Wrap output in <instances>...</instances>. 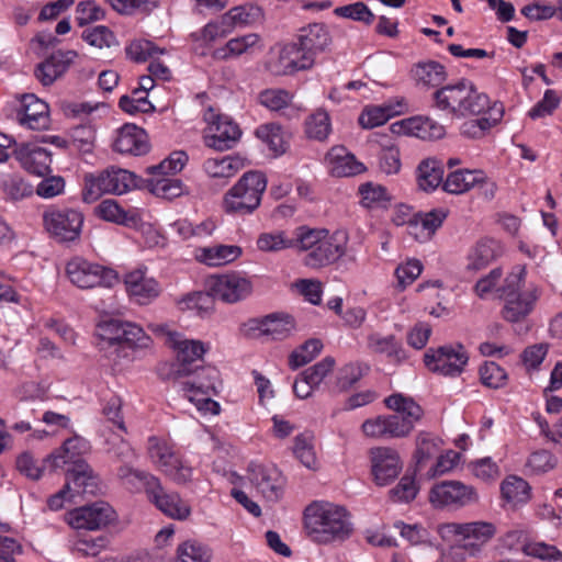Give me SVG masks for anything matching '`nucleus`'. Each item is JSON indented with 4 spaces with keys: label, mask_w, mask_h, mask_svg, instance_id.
Wrapping results in <instances>:
<instances>
[{
    "label": "nucleus",
    "mask_w": 562,
    "mask_h": 562,
    "mask_svg": "<svg viewBox=\"0 0 562 562\" xmlns=\"http://www.w3.org/2000/svg\"><path fill=\"white\" fill-rule=\"evenodd\" d=\"M434 106L450 114L453 119L479 116L464 121L460 134L467 138H482L504 116V105L491 102L488 95L481 92L469 80L447 85L432 93Z\"/></svg>",
    "instance_id": "nucleus-1"
},
{
    "label": "nucleus",
    "mask_w": 562,
    "mask_h": 562,
    "mask_svg": "<svg viewBox=\"0 0 562 562\" xmlns=\"http://www.w3.org/2000/svg\"><path fill=\"white\" fill-rule=\"evenodd\" d=\"M98 346L112 360L121 366L123 360L133 361L134 351L147 349L151 339L142 327L117 318L102 321L97 326Z\"/></svg>",
    "instance_id": "nucleus-2"
},
{
    "label": "nucleus",
    "mask_w": 562,
    "mask_h": 562,
    "mask_svg": "<svg viewBox=\"0 0 562 562\" xmlns=\"http://www.w3.org/2000/svg\"><path fill=\"white\" fill-rule=\"evenodd\" d=\"M307 536L317 543L345 541L352 531L350 515L344 506L329 502H313L304 509Z\"/></svg>",
    "instance_id": "nucleus-3"
},
{
    "label": "nucleus",
    "mask_w": 562,
    "mask_h": 562,
    "mask_svg": "<svg viewBox=\"0 0 562 562\" xmlns=\"http://www.w3.org/2000/svg\"><path fill=\"white\" fill-rule=\"evenodd\" d=\"M526 268L516 266L497 289L498 296L504 301L502 316L509 323L522 322L535 310L541 291L536 284L526 286Z\"/></svg>",
    "instance_id": "nucleus-4"
},
{
    "label": "nucleus",
    "mask_w": 562,
    "mask_h": 562,
    "mask_svg": "<svg viewBox=\"0 0 562 562\" xmlns=\"http://www.w3.org/2000/svg\"><path fill=\"white\" fill-rule=\"evenodd\" d=\"M296 250L305 252L302 262L305 267L321 269L339 260L346 252L342 244L338 243L325 228H296Z\"/></svg>",
    "instance_id": "nucleus-5"
},
{
    "label": "nucleus",
    "mask_w": 562,
    "mask_h": 562,
    "mask_svg": "<svg viewBox=\"0 0 562 562\" xmlns=\"http://www.w3.org/2000/svg\"><path fill=\"white\" fill-rule=\"evenodd\" d=\"M143 178L128 170L111 166L99 175H86L82 200L93 203L103 194H123L132 189H142Z\"/></svg>",
    "instance_id": "nucleus-6"
},
{
    "label": "nucleus",
    "mask_w": 562,
    "mask_h": 562,
    "mask_svg": "<svg viewBox=\"0 0 562 562\" xmlns=\"http://www.w3.org/2000/svg\"><path fill=\"white\" fill-rule=\"evenodd\" d=\"M267 188V178L260 171H247L225 193L224 207L227 213L251 214L261 203Z\"/></svg>",
    "instance_id": "nucleus-7"
},
{
    "label": "nucleus",
    "mask_w": 562,
    "mask_h": 562,
    "mask_svg": "<svg viewBox=\"0 0 562 562\" xmlns=\"http://www.w3.org/2000/svg\"><path fill=\"white\" fill-rule=\"evenodd\" d=\"M66 274L74 285L83 290L97 286L112 288L119 282V273L114 269L82 257H74L67 262Z\"/></svg>",
    "instance_id": "nucleus-8"
},
{
    "label": "nucleus",
    "mask_w": 562,
    "mask_h": 562,
    "mask_svg": "<svg viewBox=\"0 0 562 562\" xmlns=\"http://www.w3.org/2000/svg\"><path fill=\"white\" fill-rule=\"evenodd\" d=\"M469 362V353L460 342L429 348L424 355L426 368L443 376H459Z\"/></svg>",
    "instance_id": "nucleus-9"
},
{
    "label": "nucleus",
    "mask_w": 562,
    "mask_h": 562,
    "mask_svg": "<svg viewBox=\"0 0 562 562\" xmlns=\"http://www.w3.org/2000/svg\"><path fill=\"white\" fill-rule=\"evenodd\" d=\"M168 344L175 349L177 356L176 361L171 364L168 378L177 381L184 376L191 375L199 363L202 361L203 355L207 351L206 347L200 340L183 339L178 333H168Z\"/></svg>",
    "instance_id": "nucleus-10"
},
{
    "label": "nucleus",
    "mask_w": 562,
    "mask_h": 562,
    "mask_svg": "<svg viewBox=\"0 0 562 562\" xmlns=\"http://www.w3.org/2000/svg\"><path fill=\"white\" fill-rule=\"evenodd\" d=\"M43 223L59 243L74 241L80 236L83 214L74 209H48L43 213Z\"/></svg>",
    "instance_id": "nucleus-11"
},
{
    "label": "nucleus",
    "mask_w": 562,
    "mask_h": 562,
    "mask_svg": "<svg viewBox=\"0 0 562 562\" xmlns=\"http://www.w3.org/2000/svg\"><path fill=\"white\" fill-rule=\"evenodd\" d=\"M430 503L437 508H462L479 501V494L472 485L460 481H442L435 484L429 493Z\"/></svg>",
    "instance_id": "nucleus-12"
},
{
    "label": "nucleus",
    "mask_w": 562,
    "mask_h": 562,
    "mask_svg": "<svg viewBox=\"0 0 562 562\" xmlns=\"http://www.w3.org/2000/svg\"><path fill=\"white\" fill-rule=\"evenodd\" d=\"M204 117L209 124L207 132L204 135V143L207 147L224 151L236 145L241 131L231 117L216 114L212 109L205 113Z\"/></svg>",
    "instance_id": "nucleus-13"
},
{
    "label": "nucleus",
    "mask_w": 562,
    "mask_h": 562,
    "mask_svg": "<svg viewBox=\"0 0 562 562\" xmlns=\"http://www.w3.org/2000/svg\"><path fill=\"white\" fill-rule=\"evenodd\" d=\"M148 453L161 471L177 484H186L192 477V468L184 464L171 448L157 437L148 439Z\"/></svg>",
    "instance_id": "nucleus-14"
},
{
    "label": "nucleus",
    "mask_w": 562,
    "mask_h": 562,
    "mask_svg": "<svg viewBox=\"0 0 562 562\" xmlns=\"http://www.w3.org/2000/svg\"><path fill=\"white\" fill-rule=\"evenodd\" d=\"M116 518L114 509L105 502H95L74 509L69 525L76 529L97 530L106 527Z\"/></svg>",
    "instance_id": "nucleus-15"
},
{
    "label": "nucleus",
    "mask_w": 562,
    "mask_h": 562,
    "mask_svg": "<svg viewBox=\"0 0 562 562\" xmlns=\"http://www.w3.org/2000/svg\"><path fill=\"white\" fill-rule=\"evenodd\" d=\"M370 459L373 480L379 486L392 483L403 468L400 454L392 448H373L370 451Z\"/></svg>",
    "instance_id": "nucleus-16"
},
{
    "label": "nucleus",
    "mask_w": 562,
    "mask_h": 562,
    "mask_svg": "<svg viewBox=\"0 0 562 562\" xmlns=\"http://www.w3.org/2000/svg\"><path fill=\"white\" fill-rule=\"evenodd\" d=\"M393 133L415 136L424 140L442 138L446 134L443 125L428 116H413L391 125Z\"/></svg>",
    "instance_id": "nucleus-17"
},
{
    "label": "nucleus",
    "mask_w": 562,
    "mask_h": 562,
    "mask_svg": "<svg viewBox=\"0 0 562 562\" xmlns=\"http://www.w3.org/2000/svg\"><path fill=\"white\" fill-rule=\"evenodd\" d=\"M14 155L22 168L30 173L45 177L52 172V153L35 143L21 144L14 149Z\"/></svg>",
    "instance_id": "nucleus-18"
},
{
    "label": "nucleus",
    "mask_w": 562,
    "mask_h": 562,
    "mask_svg": "<svg viewBox=\"0 0 562 562\" xmlns=\"http://www.w3.org/2000/svg\"><path fill=\"white\" fill-rule=\"evenodd\" d=\"M214 297L225 303H237L250 295V280L236 273L223 274L215 278L212 285Z\"/></svg>",
    "instance_id": "nucleus-19"
},
{
    "label": "nucleus",
    "mask_w": 562,
    "mask_h": 562,
    "mask_svg": "<svg viewBox=\"0 0 562 562\" xmlns=\"http://www.w3.org/2000/svg\"><path fill=\"white\" fill-rule=\"evenodd\" d=\"M18 121L30 130H47L50 125L48 104L34 94L23 95L21 110L18 112Z\"/></svg>",
    "instance_id": "nucleus-20"
},
{
    "label": "nucleus",
    "mask_w": 562,
    "mask_h": 562,
    "mask_svg": "<svg viewBox=\"0 0 562 562\" xmlns=\"http://www.w3.org/2000/svg\"><path fill=\"white\" fill-rule=\"evenodd\" d=\"M147 496L161 513L172 519L184 520L191 514L190 505L178 493L166 491L160 481L157 482Z\"/></svg>",
    "instance_id": "nucleus-21"
},
{
    "label": "nucleus",
    "mask_w": 562,
    "mask_h": 562,
    "mask_svg": "<svg viewBox=\"0 0 562 562\" xmlns=\"http://www.w3.org/2000/svg\"><path fill=\"white\" fill-rule=\"evenodd\" d=\"M248 329L254 336H268L272 340H282L289 337L294 329V321L289 315L270 314L248 322Z\"/></svg>",
    "instance_id": "nucleus-22"
},
{
    "label": "nucleus",
    "mask_w": 562,
    "mask_h": 562,
    "mask_svg": "<svg viewBox=\"0 0 562 562\" xmlns=\"http://www.w3.org/2000/svg\"><path fill=\"white\" fill-rule=\"evenodd\" d=\"M128 295L139 305H147L160 294V286L154 278L146 276L144 270H134L124 278Z\"/></svg>",
    "instance_id": "nucleus-23"
},
{
    "label": "nucleus",
    "mask_w": 562,
    "mask_h": 562,
    "mask_svg": "<svg viewBox=\"0 0 562 562\" xmlns=\"http://www.w3.org/2000/svg\"><path fill=\"white\" fill-rule=\"evenodd\" d=\"M77 56L76 50H57L36 66L34 75L43 86H50L68 70Z\"/></svg>",
    "instance_id": "nucleus-24"
},
{
    "label": "nucleus",
    "mask_w": 562,
    "mask_h": 562,
    "mask_svg": "<svg viewBox=\"0 0 562 562\" xmlns=\"http://www.w3.org/2000/svg\"><path fill=\"white\" fill-rule=\"evenodd\" d=\"M448 528L450 532L461 536L468 541L465 544L470 547L471 554H474L482 544L491 540L496 532V527L487 521L453 522Z\"/></svg>",
    "instance_id": "nucleus-25"
},
{
    "label": "nucleus",
    "mask_w": 562,
    "mask_h": 562,
    "mask_svg": "<svg viewBox=\"0 0 562 562\" xmlns=\"http://www.w3.org/2000/svg\"><path fill=\"white\" fill-rule=\"evenodd\" d=\"M297 43L315 63L316 56L325 52L331 44V35L324 23H311L300 30Z\"/></svg>",
    "instance_id": "nucleus-26"
},
{
    "label": "nucleus",
    "mask_w": 562,
    "mask_h": 562,
    "mask_svg": "<svg viewBox=\"0 0 562 562\" xmlns=\"http://www.w3.org/2000/svg\"><path fill=\"white\" fill-rule=\"evenodd\" d=\"M113 148L121 154L139 156L149 150V144L143 128L134 124H125L120 128Z\"/></svg>",
    "instance_id": "nucleus-27"
},
{
    "label": "nucleus",
    "mask_w": 562,
    "mask_h": 562,
    "mask_svg": "<svg viewBox=\"0 0 562 562\" xmlns=\"http://www.w3.org/2000/svg\"><path fill=\"white\" fill-rule=\"evenodd\" d=\"M190 376V380L181 383L183 394L193 392L201 393V395L216 394L217 384H220V373L216 368L199 364V368Z\"/></svg>",
    "instance_id": "nucleus-28"
},
{
    "label": "nucleus",
    "mask_w": 562,
    "mask_h": 562,
    "mask_svg": "<svg viewBox=\"0 0 562 562\" xmlns=\"http://www.w3.org/2000/svg\"><path fill=\"white\" fill-rule=\"evenodd\" d=\"M249 480L263 497L272 502L279 499L281 480L277 470L267 469L261 464H250Z\"/></svg>",
    "instance_id": "nucleus-29"
},
{
    "label": "nucleus",
    "mask_w": 562,
    "mask_h": 562,
    "mask_svg": "<svg viewBox=\"0 0 562 562\" xmlns=\"http://www.w3.org/2000/svg\"><path fill=\"white\" fill-rule=\"evenodd\" d=\"M90 450V443L85 438L75 435L74 437L65 440L60 449L52 452L46 457L44 462L49 465L52 470L58 469L67 462H78L75 460L77 457L87 453Z\"/></svg>",
    "instance_id": "nucleus-30"
},
{
    "label": "nucleus",
    "mask_w": 562,
    "mask_h": 562,
    "mask_svg": "<svg viewBox=\"0 0 562 562\" xmlns=\"http://www.w3.org/2000/svg\"><path fill=\"white\" fill-rule=\"evenodd\" d=\"M328 157L333 165L331 173L336 177H353L366 170L364 165L347 153L345 147L331 148Z\"/></svg>",
    "instance_id": "nucleus-31"
},
{
    "label": "nucleus",
    "mask_w": 562,
    "mask_h": 562,
    "mask_svg": "<svg viewBox=\"0 0 562 562\" xmlns=\"http://www.w3.org/2000/svg\"><path fill=\"white\" fill-rule=\"evenodd\" d=\"M241 248L236 245H216L200 248L196 252V258L202 263L218 267L233 262L241 256Z\"/></svg>",
    "instance_id": "nucleus-32"
},
{
    "label": "nucleus",
    "mask_w": 562,
    "mask_h": 562,
    "mask_svg": "<svg viewBox=\"0 0 562 562\" xmlns=\"http://www.w3.org/2000/svg\"><path fill=\"white\" fill-rule=\"evenodd\" d=\"M485 180L482 170L460 169L448 175L442 189L451 194H461Z\"/></svg>",
    "instance_id": "nucleus-33"
},
{
    "label": "nucleus",
    "mask_w": 562,
    "mask_h": 562,
    "mask_svg": "<svg viewBox=\"0 0 562 562\" xmlns=\"http://www.w3.org/2000/svg\"><path fill=\"white\" fill-rule=\"evenodd\" d=\"M418 187L426 192L436 190L441 183L443 184V165L436 158H426L422 160L417 167Z\"/></svg>",
    "instance_id": "nucleus-34"
},
{
    "label": "nucleus",
    "mask_w": 562,
    "mask_h": 562,
    "mask_svg": "<svg viewBox=\"0 0 562 562\" xmlns=\"http://www.w3.org/2000/svg\"><path fill=\"white\" fill-rule=\"evenodd\" d=\"M370 370L369 364L360 361L349 362L338 369L330 392L342 393L350 390L358 383Z\"/></svg>",
    "instance_id": "nucleus-35"
},
{
    "label": "nucleus",
    "mask_w": 562,
    "mask_h": 562,
    "mask_svg": "<svg viewBox=\"0 0 562 562\" xmlns=\"http://www.w3.org/2000/svg\"><path fill=\"white\" fill-rule=\"evenodd\" d=\"M76 492L82 494L95 495L100 490V479L92 468L83 460L75 462L74 469L69 471Z\"/></svg>",
    "instance_id": "nucleus-36"
},
{
    "label": "nucleus",
    "mask_w": 562,
    "mask_h": 562,
    "mask_svg": "<svg viewBox=\"0 0 562 562\" xmlns=\"http://www.w3.org/2000/svg\"><path fill=\"white\" fill-rule=\"evenodd\" d=\"M245 167V160L238 156L209 158L203 162V170L213 179H229Z\"/></svg>",
    "instance_id": "nucleus-37"
},
{
    "label": "nucleus",
    "mask_w": 562,
    "mask_h": 562,
    "mask_svg": "<svg viewBox=\"0 0 562 562\" xmlns=\"http://www.w3.org/2000/svg\"><path fill=\"white\" fill-rule=\"evenodd\" d=\"M117 477L122 485L131 491H138L144 487L147 495L159 481L153 474L132 468L130 464H122L117 469Z\"/></svg>",
    "instance_id": "nucleus-38"
},
{
    "label": "nucleus",
    "mask_w": 562,
    "mask_h": 562,
    "mask_svg": "<svg viewBox=\"0 0 562 562\" xmlns=\"http://www.w3.org/2000/svg\"><path fill=\"white\" fill-rule=\"evenodd\" d=\"M499 255V245L493 239L480 240L468 257L467 269L479 271L486 268Z\"/></svg>",
    "instance_id": "nucleus-39"
},
{
    "label": "nucleus",
    "mask_w": 562,
    "mask_h": 562,
    "mask_svg": "<svg viewBox=\"0 0 562 562\" xmlns=\"http://www.w3.org/2000/svg\"><path fill=\"white\" fill-rule=\"evenodd\" d=\"M95 214L111 223L124 226H133L138 222V216L135 213L127 212L112 199L103 200L97 207Z\"/></svg>",
    "instance_id": "nucleus-40"
},
{
    "label": "nucleus",
    "mask_w": 562,
    "mask_h": 562,
    "mask_svg": "<svg viewBox=\"0 0 562 562\" xmlns=\"http://www.w3.org/2000/svg\"><path fill=\"white\" fill-rule=\"evenodd\" d=\"M263 10L256 4L237 5L224 13V24L228 23L232 31L236 26L250 25L263 20Z\"/></svg>",
    "instance_id": "nucleus-41"
},
{
    "label": "nucleus",
    "mask_w": 562,
    "mask_h": 562,
    "mask_svg": "<svg viewBox=\"0 0 562 562\" xmlns=\"http://www.w3.org/2000/svg\"><path fill=\"white\" fill-rule=\"evenodd\" d=\"M384 403L395 414H400L404 420H408L413 427L424 414L423 408L412 397H406L401 393L387 396Z\"/></svg>",
    "instance_id": "nucleus-42"
},
{
    "label": "nucleus",
    "mask_w": 562,
    "mask_h": 562,
    "mask_svg": "<svg viewBox=\"0 0 562 562\" xmlns=\"http://www.w3.org/2000/svg\"><path fill=\"white\" fill-rule=\"evenodd\" d=\"M413 76L417 83L425 87H438L447 79L445 67L434 60L423 61L415 65L413 68Z\"/></svg>",
    "instance_id": "nucleus-43"
},
{
    "label": "nucleus",
    "mask_w": 562,
    "mask_h": 562,
    "mask_svg": "<svg viewBox=\"0 0 562 562\" xmlns=\"http://www.w3.org/2000/svg\"><path fill=\"white\" fill-rule=\"evenodd\" d=\"M142 189H148L158 198L172 200L183 193V183L169 177L143 179Z\"/></svg>",
    "instance_id": "nucleus-44"
},
{
    "label": "nucleus",
    "mask_w": 562,
    "mask_h": 562,
    "mask_svg": "<svg viewBox=\"0 0 562 562\" xmlns=\"http://www.w3.org/2000/svg\"><path fill=\"white\" fill-rule=\"evenodd\" d=\"M368 347L372 351L384 353L396 361L406 359L405 350L394 335L381 336L379 334H371L368 337Z\"/></svg>",
    "instance_id": "nucleus-45"
},
{
    "label": "nucleus",
    "mask_w": 562,
    "mask_h": 562,
    "mask_svg": "<svg viewBox=\"0 0 562 562\" xmlns=\"http://www.w3.org/2000/svg\"><path fill=\"white\" fill-rule=\"evenodd\" d=\"M188 155L183 150L172 151L166 159L157 165L146 168V173L151 178L168 177L181 171L188 162Z\"/></svg>",
    "instance_id": "nucleus-46"
},
{
    "label": "nucleus",
    "mask_w": 562,
    "mask_h": 562,
    "mask_svg": "<svg viewBox=\"0 0 562 562\" xmlns=\"http://www.w3.org/2000/svg\"><path fill=\"white\" fill-rule=\"evenodd\" d=\"M289 50H285L284 45L271 49L265 61V69L272 76H291L294 75L292 66L295 65Z\"/></svg>",
    "instance_id": "nucleus-47"
},
{
    "label": "nucleus",
    "mask_w": 562,
    "mask_h": 562,
    "mask_svg": "<svg viewBox=\"0 0 562 562\" xmlns=\"http://www.w3.org/2000/svg\"><path fill=\"white\" fill-rule=\"evenodd\" d=\"M504 499L514 505L526 503L530 498V486L528 482L519 476H508L501 485Z\"/></svg>",
    "instance_id": "nucleus-48"
},
{
    "label": "nucleus",
    "mask_w": 562,
    "mask_h": 562,
    "mask_svg": "<svg viewBox=\"0 0 562 562\" xmlns=\"http://www.w3.org/2000/svg\"><path fill=\"white\" fill-rule=\"evenodd\" d=\"M260 43V36L256 33H249L239 37L229 40L224 47L216 50L220 58L227 59L248 53Z\"/></svg>",
    "instance_id": "nucleus-49"
},
{
    "label": "nucleus",
    "mask_w": 562,
    "mask_h": 562,
    "mask_svg": "<svg viewBox=\"0 0 562 562\" xmlns=\"http://www.w3.org/2000/svg\"><path fill=\"white\" fill-rule=\"evenodd\" d=\"M330 131L329 114L323 109L316 110L305 121V133L308 138L323 142L328 137Z\"/></svg>",
    "instance_id": "nucleus-50"
},
{
    "label": "nucleus",
    "mask_w": 562,
    "mask_h": 562,
    "mask_svg": "<svg viewBox=\"0 0 562 562\" xmlns=\"http://www.w3.org/2000/svg\"><path fill=\"white\" fill-rule=\"evenodd\" d=\"M257 246L260 250L267 252L280 251L283 249H296V231L294 237H286L284 232L262 233L257 239Z\"/></svg>",
    "instance_id": "nucleus-51"
},
{
    "label": "nucleus",
    "mask_w": 562,
    "mask_h": 562,
    "mask_svg": "<svg viewBox=\"0 0 562 562\" xmlns=\"http://www.w3.org/2000/svg\"><path fill=\"white\" fill-rule=\"evenodd\" d=\"M323 349V342L319 339L311 338L291 352L289 357V366L296 370L300 367L313 361Z\"/></svg>",
    "instance_id": "nucleus-52"
},
{
    "label": "nucleus",
    "mask_w": 562,
    "mask_h": 562,
    "mask_svg": "<svg viewBox=\"0 0 562 562\" xmlns=\"http://www.w3.org/2000/svg\"><path fill=\"white\" fill-rule=\"evenodd\" d=\"M256 135L266 143L269 149L276 155H280L285 151L286 144L280 125L273 123L261 125L257 128Z\"/></svg>",
    "instance_id": "nucleus-53"
},
{
    "label": "nucleus",
    "mask_w": 562,
    "mask_h": 562,
    "mask_svg": "<svg viewBox=\"0 0 562 562\" xmlns=\"http://www.w3.org/2000/svg\"><path fill=\"white\" fill-rule=\"evenodd\" d=\"M175 562H210V550L195 541H187L178 547Z\"/></svg>",
    "instance_id": "nucleus-54"
},
{
    "label": "nucleus",
    "mask_w": 562,
    "mask_h": 562,
    "mask_svg": "<svg viewBox=\"0 0 562 562\" xmlns=\"http://www.w3.org/2000/svg\"><path fill=\"white\" fill-rule=\"evenodd\" d=\"M479 372L481 382L487 387L499 389L506 384V371L494 361H486Z\"/></svg>",
    "instance_id": "nucleus-55"
},
{
    "label": "nucleus",
    "mask_w": 562,
    "mask_h": 562,
    "mask_svg": "<svg viewBox=\"0 0 562 562\" xmlns=\"http://www.w3.org/2000/svg\"><path fill=\"white\" fill-rule=\"evenodd\" d=\"M334 13L340 18L362 22L366 25H370L374 21V14L363 2H355L351 4L337 7L334 10Z\"/></svg>",
    "instance_id": "nucleus-56"
},
{
    "label": "nucleus",
    "mask_w": 562,
    "mask_h": 562,
    "mask_svg": "<svg viewBox=\"0 0 562 562\" xmlns=\"http://www.w3.org/2000/svg\"><path fill=\"white\" fill-rule=\"evenodd\" d=\"M2 188L5 195L12 201H20L33 194V187L18 175L8 176Z\"/></svg>",
    "instance_id": "nucleus-57"
},
{
    "label": "nucleus",
    "mask_w": 562,
    "mask_h": 562,
    "mask_svg": "<svg viewBox=\"0 0 562 562\" xmlns=\"http://www.w3.org/2000/svg\"><path fill=\"white\" fill-rule=\"evenodd\" d=\"M81 37L89 45L98 48L110 47L116 44V38L113 32L104 25L86 29L82 32Z\"/></svg>",
    "instance_id": "nucleus-58"
},
{
    "label": "nucleus",
    "mask_w": 562,
    "mask_h": 562,
    "mask_svg": "<svg viewBox=\"0 0 562 562\" xmlns=\"http://www.w3.org/2000/svg\"><path fill=\"white\" fill-rule=\"evenodd\" d=\"M259 102L271 111H281L292 102V94L283 89H267L259 93Z\"/></svg>",
    "instance_id": "nucleus-59"
},
{
    "label": "nucleus",
    "mask_w": 562,
    "mask_h": 562,
    "mask_svg": "<svg viewBox=\"0 0 562 562\" xmlns=\"http://www.w3.org/2000/svg\"><path fill=\"white\" fill-rule=\"evenodd\" d=\"M104 16V10L93 0L80 1L76 7V22L79 26L103 20Z\"/></svg>",
    "instance_id": "nucleus-60"
},
{
    "label": "nucleus",
    "mask_w": 562,
    "mask_h": 562,
    "mask_svg": "<svg viewBox=\"0 0 562 562\" xmlns=\"http://www.w3.org/2000/svg\"><path fill=\"white\" fill-rule=\"evenodd\" d=\"M335 367V359L333 357H325L319 362L305 369L301 375L306 379L310 385L319 387L325 378L333 371Z\"/></svg>",
    "instance_id": "nucleus-61"
},
{
    "label": "nucleus",
    "mask_w": 562,
    "mask_h": 562,
    "mask_svg": "<svg viewBox=\"0 0 562 562\" xmlns=\"http://www.w3.org/2000/svg\"><path fill=\"white\" fill-rule=\"evenodd\" d=\"M72 146L81 153H91L95 140V131L91 125H78L70 132Z\"/></svg>",
    "instance_id": "nucleus-62"
},
{
    "label": "nucleus",
    "mask_w": 562,
    "mask_h": 562,
    "mask_svg": "<svg viewBox=\"0 0 562 562\" xmlns=\"http://www.w3.org/2000/svg\"><path fill=\"white\" fill-rule=\"evenodd\" d=\"M522 551L527 555L548 562L562 559V552L557 547L540 541L524 543Z\"/></svg>",
    "instance_id": "nucleus-63"
},
{
    "label": "nucleus",
    "mask_w": 562,
    "mask_h": 562,
    "mask_svg": "<svg viewBox=\"0 0 562 562\" xmlns=\"http://www.w3.org/2000/svg\"><path fill=\"white\" fill-rule=\"evenodd\" d=\"M162 53L164 49L158 48L153 42L146 40L133 41L126 47V55L136 63L146 61L149 57Z\"/></svg>",
    "instance_id": "nucleus-64"
}]
</instances>
